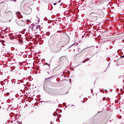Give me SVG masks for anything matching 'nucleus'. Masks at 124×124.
I'll list each match as a JSON object with an SVG mask.
<instances>
[{"instance_id": "12", "label": "nucleus", "mask_w": 124, "mask_h": 124, "mask_svg": "<svg viewBox=\"0 0 124 124\" xmlns=\"http://www.w3.org/2000/svg\"><path fill=\"white\" fill-rule=\"evenodd\" d=\"M47 74H49V73L48 72H47Z\"/></svg>"}, {"instance_id": "14", "label": "nucleus", "mask_w": 124, "mask_h": 124, "mask_svg": "<svg viewBox=\"0 0 124 124\" xmlns=\"http://www.w3.org/2000/svg\"><path fill=\"white\" fill-rule=\"evenodd\" d=\"M59 2H60V1H59Z\"/></svg>"}, {"instance_id": "13", "label": "nucleus", "mask_w": 124, "mask_h": 124, "mask_svg": "<svg viewBox=\"0 0 124 124\" xmlns=\"http://www.w3.org/2000/svg\"><path fill=\"white\" fill-rule=\"evenodd\" d=\"M61 5H62V3L61 4Z\"/></svg>"}, {"instance_id": "6", "label": "nucleus", "mask_w": 124, "mask_h": 124, "mask_svg": "<svg viewBox=\"0 0 124 124\" xmlns=\"http://www.w3.org/2000/svg\"><path fill=\"white\" fill-rule=\"evenodd\" d=\"M25 21H26V23H27V24L28 25H30V24H31V20H26Z\"/></svg>"}, {"instance_id": "7", "label": "nucleus", "mask_w": 124, "mask_h": 124, "mask_svg": "<svg viewBox=\"0 0 124 124\" xmlns=\"http://www.w3.org/2000/svg\"><path fill=\"white\" fill-rule=\"evenodd\" d=\"M49 34H50V33H49V32L46 33V35H49Z\"/></svg>"}, {"instance_id": "9", "label": "nucleus", "mask_w": 124, "mask_h": 124, "mask_svg": "<svg viewBox=\"0 0 124 124\" xmlns=\"http://www.w3.org/2000/svg\"><path fill=\"white\" fill-rule=\"evenodd\" d=\"M53 4L54 5H57V3H54Z\"/></svg>"}, {"instance_id": "2", "label": "nucleus", "mask_w": 124, "mask_h": 124, "mask_svg": "<svg viewBox=\"0 0 124 124\" xmlns=\"http://www.w3.org/2000/svg\"><path fill=\"white\" fill-rule=\"evenodd\" d=\"M34 27H35V25H33L32 27L30 26L29 30L31 29L32 31H34V33H37L38 31L36 28H34Z\"/></svg>"}, {"instance_id": "11", "label": "nucleus", "mask_w": 124, "mask_h": 124, "mask_svg": "<svg viewBox=\"0 0 124 124\" xmlns=\"http://www.w3.org/2000/svg\"><path fill=\"white\" fill-rule=\"evenodd\" d=\"M60 51H61V49H60L57 52H60Z\"/></svg>"}, {"instance_id": "8", "label": "nucleus", "mask_w": 124, "mask_h": 124, "mask_svg": "<svg viewBox=\"0 0 124 124\" xmlns=\"http://www.w3.org/2000/svg\"><path fill=\"white\" fill-rule=\"evenodd\" d=\"M86 62H87V61L85 60H84V61H83V63Z\"/></svg>"}, {"instance_id": "3", "label": "nucleus", "mask_w": 124, "mask_h": 124, "mask_svg": "<svg viewBox=\"0 0 124 124\" xmlns=\"http://www.w3.org/2000/svg\"><path fill=\"white\" fill-rule=\"evenodd\" d=\"M16 16L18 19L23 18V16L21 15V13H20V12H16Z\"/></svg>"}, {"instance_id": "4", "label": "nucleus", "mask_w": 124, "mask_h": 124, "mask_svg": "<svg viewBox=\"0 0 124 124\" xmlns=\"http://www.w3.org/2000/svg\"><path fill=\"white\" fill-rule=\"evenodd\" d=\"M36 28V30H37V31H38V30H40V28H41V26L38 25L37 26H35V27H34V29H35Z\"/></svg>"}, {"instance_id": "5", "label": "nucleus", "mask_w": 124, "mask_h": 124, "mask_svg": "<svg viewBox=\"0 0 124 124\" xmlns=\"http://www.w3.org/2000/svg\"><path fill=\"white\" fill-rule=\"evenodd\" d=\"M91 15L92 17H96V16H97V14L96 13H91Z\"/></svg>"}, {"instance_id": "10", "label": "nucleus", "mask_w": 124, "mask_h": 124, "mask_svg": "<svg viewBox=\"0 0 124 124\" xmlns=\"http://www.w3.org/2000/svg\"><path fill=\"white\" fill-rule=\"evenodd\" d=\"M121 58H124V55L122 56H121Z\"/></svg>"}, {"instance_id": "1", "label": "nucleus", "mask_w": 124, "mask_h": 124, "mask_svg": "<svg viewBox=\"0 0 124 124\" xmlns=\"http://www.w3.org/2000/svg\"><path fill=\"white\" fill-rule=\"evenodd\" d=\"M17 24L18 26H21L22 27H23V26H25L26 22L22 20H19L17 21Z\"/></svg>"}]
</instances>
